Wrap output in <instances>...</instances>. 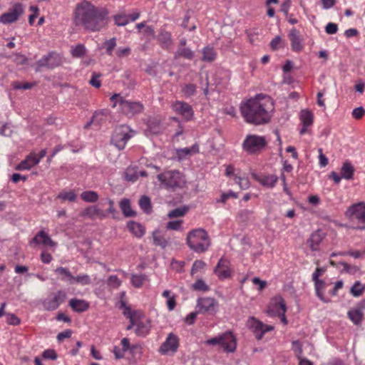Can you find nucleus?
Masks as SVG:
<instances>
[{
    "label": "nucleus",
    "instance_id": "58",
    "mask_svg": "<svg viewBox=\"0 0 365 365\" xmlns=\"http://www.w3.org/2000/svg\"><path fill=\"white\" fill-rule=\"evenodd\" d=\"M182 220H173L168 222L166 227L169 230H179L181 228Z\"/></svg>",
    "mask_w": 365,
    "mask_h": 365
},
{
    "label": "nucleus",
    "instance_id": "51",
    "mask_svg": "<svg viewBox=\"0 0 365 365\" xmlns=\"http://www.w3.org/2000/svg\"><path fill=\"white\" fill-rule=\"evenodd\" d=\"M192 289L195 291L207 292L209 287L202 279H197L192 286Z\"/></svg>",
    "mask_w": 365,
    "mask_h": 365
},
{
    "label": "nucleus",
    "instance_id": "25",
    "mask_svg": "<svg viewBox=\"0 0 365 365\" xmlns=\"http://www.w3.org/2000/svg\"><path fill=\"white\" fill-rule=\"evenodd\" d=\"M289 38L291 41V46L293 51H300L302 50L303 46L302 44L299 32L295 28L290 30L289 33Z\"/></svg>",
    "mask_w": 365,
    "mask_h": 365
},
{
    "label": "nucleus",
    "instance_id": "43",
    "mask_svg": "<svg viewBox=\"0 0 365 365\" xmlns=\"http://www.w3.org/2000/svg\"><path fill=\"white\" fill-rule=\"evenodd\" d=\"M188 211V207L187 206H182L180 207H177L174 210H170L168 217L169 218H175L184 216Z\"/></svg>",
    "mask_w": 365,
    "mask_h": 365
},
{
    "label": "nucleus",
    "instance_id": "21",
    "mask_svg": "<svg viewBox=\"0 0 365 365\" xmlns=\"http://www.w3.org/2000/svg\"><path fill=\"white\" fill-rule=\"evenodd\" d=\"M247 327L254 332L255 337L260 340L263 337V327L264 324L257 320L254 317H249L247 322Z\"/></svg>",
    "mask_w": 365,
    "mask_h": 365
},
{
    "label": "nucleus",
    "instance_id": "9",
    "mask_svg": "<svg viewBox=\"0 0 365 365\" xmlns=\"http://www.w3.org/2000/svg\"><path fill=\"white\" fill-rule=\"evenodd\" d=\"M66 294L64 291L59 290L56 292L49 294L42 302L43 309L47 311H53L56 309L65 301Z\"/></svg>",
    "mask_w": 365,
    "mask_h": 365
},
{
    "label": "nucleus",
    "instance_id": "56",
    "mask_svg": "<svg viewBox=\"0 0 365 365\" xmlns=\"http://www.w3.org/2000/svg\"><path fill=\"white\" fill-rule=\"evenodd\" d=\"M252 215V211L249 210H240L237 215V217L242 222H246L249 220L250 217Z\"/></svg>",
    "mask_w": 365,
    "mask_h": 365
},
{
    "label": "nucleus",
    "instance_id": "13",
    "mask_svg": "<svg viewBox=\"0 0 365 365\" xmlns=\"http://www.w3.org/2000/svg\"><path fill=\"white\" fill-rule=\"evenodd\" d=\"M179 347V339L177 335L170 333L165 341L162 344L159 349V352L163 355L169 353L175 354Z\"/></svg>",
    "mask_w": 365,
    "mask_h": 365
},
{
    "label": "nucleus",
    "instance_id": "54",
    "mask_svg": "<svg viewBox=\"0 0 365 365\" xmlns=\"http://www.w3.org/2000/svg\"><path fill=\"white\" fill-rule=\"evenodd\" d=\"M115 24L118 26H125L128 21V16L125 14H118L114 16Z\"/></svg>",
    "mask_w": 365,
    "mask_h": 365
},
{
    "label": "nucleus",
    "instance_id": "14",
    "mask_svg": "<svg viewBox=\"0 0 365 365\" xmlns=\"http://www.w3.org/2000/svg\"><path fill=\"white\" fill-rule=\"evenodd\" d=\"M172 108L176 113L182 115L186 120H190L193 117V109L187 103L177 101L172 104Z\"/></svg>",
    "mask_w": 365,
    "mask_h": 365
},
{
    "label": "nucleus",
    "instance_id": "38",
    "mask_svg": "<svg viewBox=\"0 0 365 365\" xmlns=\"http://www.w3.org/2000/svg\"><path fill=\"white\" fill-rule=\"evenodd\" d=\"M199 153V146L197 144H194L190 148H184L178 149L177 153L179 158H185L187 155L195 154Z\"/></svg>",
    "mask_w": 365,
    "mask_h": 365
},
{
    "label": "nucleus",
    "instance_id": "22",
    "mask_svg": "<svg viewBox=\"0 0 365 365\" xmlns=\"http://www.w3.org/2000/svg\"><path fill=\"white\" fill-rule=\"evenodd\" d=\"M39 163V159L35 153H30L16 167V170H29Z\"/></svg>",
    "mask_w": 365,
    "mask_h": 365
},
{
    "label": "nucleus",
    "instance_id": "62",
    "mask_svg": "<svg viewBox=\"0 0 365 365\" xmlns=\"http://www.w3.org/2000/svg\"><path fill=\"white\" fill-rule=\"evenodd\" d=\"M130 53V48L129 47L119 48L115 52L118 58L127 57Z\"/></svg>",
    "mask_w": 365,
    "mask_h": 365
},
{
    "label": "nucleus",
    "instance_id": "44",
    "mask_svg": "<svg viewBox=\"0 0 365 365\" xmlns=\"http://www.w3.org/2000/svg\"><path fill=\"white\" fill-rule=\"evenodd\" d=\"M147 279L145 274H133L131 277L132 285L136 288L141 287Z\"/></svg>",
    "mask_w": 365,
    "mask_h": 365
},
{
    "label": "nucleus",
    "instance_id": "29",
    "mask_svg": "<svg viewBox=\"0 0 365 365\" xmlns=\"http://www.w3.org/2000/svg\"><path fill=\"white\" fill-rule=\"evenodd\" d=\"M108 113V110H101L95 112L91 118V122H93V125L100 127L107 120Z\"/></svg>",
    "mask_w": 365,
    "mask_h": 365
},
{
    "label": "nucleus",
    "instance_id": "41",
    "mask_svg": "<svg viewBox=\"0 0 365 365\" xmlns=\"http://www.w3.org/2000/svg\"><path fill=\"white\" fill-rule=\"evenodd\" d=\"M99 213L100 209L96 206H89L82 212L81 215L91 219H95Z\"/></svg>",
    "mask_w": 365,
    "mask_h": 365
},
{
    "label": "nucleus",
    "instance_id": "37",
    "mask_svg": "<svg viewBox=\"0 0 365 365\" xmlns=\"http://www.w3.org/2000/svg\"><path fill=\"white\" fill-rule=\"evenodd\" d=\"M179 57L192 60L194 58V52L187 47H178V51L175 53V58H178Z\"/></svg>",
    "mask_w": 365,
    "mask_h": 365
},
{
    "label": "nucleus",
    "instance_id": "5",
    "mask_svg": "<svg viewBox=\"0 0 365 365\" xmlns=\"http://www.w3.org/2000/svg\"><path fill=\"white\" fill-rule=\"evenodd\" d=\"M158 180L167 188H181L185 185V176L178 170H168L158 175Z\"/></svg>",
    "mask_w": 365,
    "mask_h": 365
},
{
    "label": "nucleus",
    "instance_id": "50",
    "mask_svg": "<svg viewBox=\"0 0 365 365\" xmlns=\"http://www.w3.org/2000/svg\"><path fill=\"white\" fill-rule=\"evenodd\" d=\"M196 86L192 83L185 84L182 91L184 93V95L187 97L192 96L195 94L196 92Z\"/></svg>",
    "mask_w": 365,
    "mask_h": 365
},
{
    "label": "nucleus",
    "instance_id": "10",
    "mask_svg": "<svg viewBox=\"0 0 365 365\" xmlns=\"http://www.w3.org/2000/svg\"><path fill=\"white\" fill-rule=\"evenodd\" d=\"M218 307V302L212 297H200L197 301V308L201 314L214 315L217 312Z\"/></svg>",
    "mask_w": 365,
    "mask_h": 365
},
{
    "label": "nucleus",
    "instance_id": "60",
    "mask_svg": "<svg viewBox=\"0 0 365 365\" xmlns=\"http://www.w3.org/2000/svg\"><path fill=\"white\" fill-rule=\"evenodd\" d=\"M122 307L124 308L123 311V314L125 317H126L128 319L136 318L135 317L136 312H133L129 307L125 305V304L124 302H122Z\"/></svg>",
    "mask_w": 365,
    "mask_h": 365
},
{
    "label": "nucleus",
    "instance_id": "33",
    "mask_svg": "<svg viewBox=\"0 0 365 365\" xmlns=\"http://www.w3.org/2000/svg\"><path fill=\"white\" fill-rule=\"evenodd\" d=\"M128 228L137 237H141L145 234L144 227L134 221H130L128 223Z\"/></svg>",
    "mask_w": 365,
    "mask_h": 365
},
{
    "label": "nucleus",
    "instance_id": "27",
    "mask_svg": "<svg viewBox=\"0 0 365 365\" xmlns=\"http://www.w3.org/2000/svg\"><path fill=\"white\" fill-rule=\"evenodd\" d=\"M148 130L151 134L158 135L163 131L161 121L158 118H150L148 121Z\"/></svg>",
    "mask_w": 365,
    "mask_h": 365
},
{
    "label": "nucleus",
    "instance_id": "59",
    "mask_svg": "<svg viewBox=\"0 0 365 365\" xmlns=\"http://www.w3.org/2000/svg\"><path fill=\"white\" fill-rule=\"evenodd\" d=\"M6 322L10 325H18L20 324V319L14 314H6Z\"/></svg>",
    "mask_w": 365,
    "mask_h": 365
},
{
    "label": "nucleus",
    "instance_id": "4",
    "mask_svg": "<svg viewBox=\"0 0 365 365\" xmlns=\"http://www.w3.org/2000/svg\"><path fill=\"white\" fill-rule=\"evenodd\" d=\"M110 101L113 102V107L118 104L121 112L129 117L140 113L143 110V106L141 103L127 101L118 93L111 96Z\"/></svg>",
    "mask_w": 365,
    "mask_h": 365
},
{
    "label": "nucleus",
    "instance_id": "63",
    "mask_svg": "<svg viewBox=\"0 0 365 365\" xmlns=\"http://www.w3.org/2000/svg\"><path fill=\"white\" fill-rule=\"evenodd\" d=\"M42 356L46 359L55 360L57 358V354L53 349H46L43 352Z\"/></svg>",
    "mask_w": 365,
    "mask_h": 365
},
{
    "label": "nucleus",
    "instance_id": "31",
    "mask_svg": "<svg viewBox=\"0 0 365 365\" xmlns=\"http://www.w3.org/2000/svg\"><path fill=\"white\" fill-rule=\"evenodd\" d=\"M150 324L148 322H143L136 318V327L135 329V333L140 336H146L150 331Z\"/></svg>",
    "mask_w": 365,
    "mask_h": 365
},
{
    "label": "nucleus",
    "instance_id": "61",
    "mask_svg": "<svg viewBox=\"0 0 365 365\" xmlns=\"http://www.w3.org/2000/svg\"><path fill=\"white\" fill-rule=\"evenodd\" d=\"M108 284L113 288H117L120 285L121 282L116 275H111L108 279Z\"/></svg>",
    "mask_w": 365,
    "mask_h": 365
},
{
    "label": "nucleus",
    "instance_id": "7",
    "mask_svg": "<svg viewBox=\"0 0 365 365\" xmlns=\"http://www.w3.org/2000/svg\"><path fill=\"white\" fill-rule=\"evenodd\" d=\"M135 132L128 125H123L115 128L112 137L111 142L119 150L125 148L128 140L134 135Z\"/></svg>",
    "mask_w": 365,
    "mask_h": 365
},
{
    "label": "nucleus",
    "instance_id": "42",
    "mask_svg": "<svg viewBox=\"0 0 365 365\" xmlns=\"http://www.w3.org/2000/svg\"><path fill=\"white\" fill-rule=\"evenodd\" d=\"M71 53L74 58H82L86 54V48L83 44L78 43L71 49Z\"/></svg>",
    "mask_w": 365,
    "mask_h": 365
},
{
    "label": "nucleus",
    "instance_id": "17",
    "mask_svg": "<svg viewBox=\"0 0 365 365\" xmlns=\"http://www.w3.org/2000/svg\"><path fill=\"white\" fill-rule=\"evenodd\" d=\"M214 272L220 279L230 277L231 276L230 262L226 259L221 258L215 268Z\"/></svg>",
    "mask_w": 365,
    "mask_h": 365
},
{
    "label": "nucleus",
    "instance_id": "45",
    "mask_svg": "<svg viewBox=\"0 0 365 365\" xmlns=\"http://www.w3.org/2000/svg\"><path fill=\"white\" fill-rule=\"evenodd\" d=\"M139 205L140 208L145 212V213H150L151 212V203L150 200L147 196H143L139 200Z\"/></svg>",
    "mask_w": 365,
    "mask_h": 365
},
{
    "label": "nucleus",
    "instance_id": "11",
    "mask_svg": "<svg viewBox=\"0 0 365 365\" xmlns=\"http://www.w3.org/2000/svg\"><path fill=\"white\" fill-rule=\"evenodd\" d=\"M61 63L62 59L61 56L56 53L51 52L36 62L37 68L36 71H38L39 68L42 67L53 69L61 65Z\"/></svg>",
    "mask_w": 365,
    "mask_h": 365
},
{
    "label": "nucleus",
    "instance_id": "40",
    "mask_svg": "<svg viewBox=\"0 0 365 365\" xmlns=\"http://www.w3.org/2000/svg\"><path fill=\"white\" fill-rule=\"evenodd\" d=\"M55 272L61 276L62 280H67L70 284L72 279H74V276H73L71 272L66 267H58L55 269Z\"/></svg>",
    "mask_w": 365,
    "mask_h": 365
},
{
    "label": "nucleus",
    "instance_id": "19",
    "mask_svg": "<svg viewBox=\"0 0 365 365\" xmlns=\"http://www.w3.org/2000/svg\"><path fill=\"white\" fill-rule=\"evenodd\" d=\"M252 177L262 186L267 187H274L278 180V178L275 175H257L255 173H252Z\"/></svg>",
    "mask_w": 365,
    "mask_h": 365
},
{
    "label": "nucleus",
    "instance_id": "2",
    "mask_svg": "<svg viewBox=\"0 0 365 365\" xmlns=\"http://www.w3.org/2000/svg\"><path fill=\"white\" fill-rule=\"evenodd\" d=\"M108 13L103 9L95 6L88 1H83L76 6L74 12V24L90 31H98L106 24Z\"/></svg>",
    "mask_w": 365,
    "mask_h": 365
},
{
    "label": "nucleus",
    "instance_id": "26",
    "mask_svg": "<svg viewBox=\"0 0 365 365\" xmlns=\"http://www.w3.org/2000/svg\"><path fill=\"white\" fill-rule=\"evenodd\" d=\"M158 41L163 49L168 50L172 46L173 42L170 32L161 30L158 36Z\"/></svg>",
    "mask_w": 365,
    "mask_h": 365
},
{
    "label": "nucleus",
    "instance_id": "16",
    "mask_svg": "<svg viewBox=\"0 0 365 365\" xmlns=\"http://www.w3.org/2000/svg\"><path fill=\"white\" fill-rule=\"evenodd\" d=\"M286 309L284 300L282 297H277L271 302L268 308L267 313L270 316H280L281 314H285Z\"/></svg>",
    "mask_w": 365,
    "mask_h": 365
},
{
    "label": "nucleus",
    "instance_id": "15",
    "mask_svg": "<svg viewBox=\"0 0 365 365\" xmlns=\"http://www.w3.org/2000/svg\"><path fill=\"white\" fill-rule=\"evenodd\" d=\"M346 215L351 219L365 222V202H360L351 205L346 211Z\"/></svg>",
    "mask_w": 365,
    "mask_h": 365
},
{
    "label": "nucleus",
    "instance_id": "24",
    "mask_svg": "<svg viewBox=\"0 0 365 365\" xmlns=\"http://www.w3.org/2000/svg\"><path fill=\"white\" fill-rule=\"evenodd\" d=\"M32 242L36 245H43L46 247H54L56 245V243L43 230L38 232L34 237Z\"/></svg>",
    "mask_w": 365,
    "mask_h": 365
},
{
    "label": "nucleus",
    "instance_id": "1",
    "mask_svg": "<svg viewBox=\"0 0 365 365\" xmlns=\"http://www.w3.org/2000/svg\"><path fill=\"white\" fill-rule=\"evenodd\" d=\"M273 110L272 99L263 94H258L240 106L241 113L245 121L254 125L268 123L271 118L270 113Z\"/></svg>",
    "mask_w": 365,
    "mask_h": 365
},
{
    "label": "nucleus",
    "instance_id": "30",
    "mask_svg": "<svg viewBox=\"0 0 365 365\" xmlns=\"http://www.w3.org/2000/svg\"><path fill=\"white\" fill-rule=\"evenodd\" d=\"M314 282V286L316 289V294L317 297L325 303L329 302L331 300L329 298L326 297L324 294V291L326 289L327 284L323 280H317Z\"/></svg>",
    "mask_w": 365,
    "mask_h": 365
},
{
    "label": "nucleus",
    "instance_id": "55",
    "mask_svg": "<svg viewBox=\"0 0 365 365\" xmlns=\"http://www.w3.org/2000/svg\"><path fill=\"white\" fill-rule=\"evenodd\" d=\"M206 264L202 260H195L191 269V274L194 275L205 267Z\"/></svg>",
    "mask_w": 365,
    "mask_h": 365
},
{
    "label": "nucleus",
    "instance_id": "47",
    "mask_svg": "<svg viewBox=\"0 0 365 365\" xmlns=\"http://www.w3.org/2000/svg\"><path fill=\"white\" fill-rule=\"evenodd\" d=\"M234 180L235 183H237L242 190H246L249 188L250 186V181L246 178H242L239 175H235Z\"/></svg>",
    "mask_w": 365,
    "mask_h": 365
},
{
    "label": "nucleus",
    "instance_id": "46",
    "mask_svg": "<svg viewBox=\"0 0 365 365\" xmlns=\"http://www.w3.org/2000/svg\"><path fill=\"white\" fill-rule=\"evenodd\" d=\"M79 284L81 285H87L91 283V277L88 274H82L78 275L77 277H74V279H72L71 284Z\"/></svg>",
    "mask_w": 365,
    "mask_h": 365
},
{
    "label": "nucleus",
    "instance_id": "6",
    "mask_svg": "<svg viewBox=\"0 0 365 365\" xmlns=\"http://www.w3.org/2000/svg\"><path fill=\"white\" fill-rule=\"evenodd\" d=\"M207 345H220L225 351L234 352L236 349V338L231 331H227L218 336L205 341Z\"/></svg>",
    "mask_w": 365,
    "mask_h": 365
},
{
    "label": "nucleus",
    "instance_id": "39",
    "mask_svg": "<svg viewBox=\"0 0 365 365\" xmlns=\"http://www.w3.org/2000/svg\"><path fill=\"white\" fill-rule=\"evenodd\" d=\"M98 197V193L93 190L84 191L81 194V198L86 202H96Z\"/></svg>",
    "mask_w": 365,
    "mask_h": 365
},
{
    "label": "nucleus",
    "instance_id": "35",
    "mask_svg": "<svg viewBox=\"0 0 365 365\" xmlns=\"http://www.w3.org/2000/svg\"><path fill=\"white\" fill-rule=\"evenodd\" d=\"M56 198L61 200V202L68 201L73 202L76 200L77 195L73 190L68 191L63 190L58 193Z\"/></svg>",
    "mask_w": 365,
    "mask_h": 365
},
{
    "label": "nucleus",
    "instance_id": "64",
    "mask_svg": "<svg viewBox=\"0 0 365 365\" xmlns=\"http://www.w3.org/2000/svg\"><path fill=\"white\" fill-rule=\"evenodd\" d=\"M364 114H365V110L364 109L363 107L356 108L352 111V116L355 119L361 118Z\"/></svg>",
    "mask_w": 365,
    "mask_h": 365
},
{
    "label": "nucleus",
    "instance_id": "57",
    "mask_svg": "<svg viewBox=\"0 0 365 365\" xmlns=\"http://www.w3.org/2000/svg\"><path fill=\"white\" fill-rule=\"evenodd\" d=\"M101 76V74L93 72L92 74V77L89 81L90 84L95 88H100L101 86V81L99 80Z\"/></svg>",
    "mask_w": 365,
    "mask_h": 365
},
{
    "label": "nucleus",
    "instance_id": "12",
    "mask_svg": "<svg viewBox=\"0 0 365 365\" xmlns=\"http://www.w3.org/2000/svg\"><path fill=\"white\" fill-rule=\"evenodd\" d=\"M24 7L20 3L15 4L12 9L0 16V22L8 24L16 22L24 14Z\"/></svg>",
    "mask_w": 365,
    "mask_h": 365
},
{
    "label": "nucleus",
    "instance_id": "3",
    "mask_svg": "<svg viewBox=\"0 0 365 365\" xmlns=\"http://www.w3.org/2000/svg\"><path fill=\"white\" fill-rule=\"evenodd\" d=\"M186 240L189 247L197 253L206 252L210 245L208 234L202 228L189 232Z\"/></svg>",
    "mask_w": 365,
    "mask_h": 365
},
{
    "label": "nucleus",
    "instance_id": "8",
    "mask_svg": "<svg viewBox=\"0 0 365 365\" xmlns=\"http://www.w3.org/2000/svg\"><path fill=\"white\" fill-rule=\"evenodd\" d=\"M267 143L263 136L248 135L242 143V147L246 152L253 154L262 150L266 147Z\"/></svg>",
    "mask_w": 365,
    "mask_h": 365
},
{
    "label": "nucleus",
    "instance_id": "32",
    "mask_svg": "<svg viewBox=\"0 0 365 365\" xmlns=\"http://www.w3.org/2000/svg\"><path fill=\"white\" fill-rule=\"evenodd\" d=\"M202 54L201 60L205 62H212L217 57V53L214 48L209 46L202 48Z\"/></svg>",
    "mask_w": 365,
    "mask_h": 365
},
{
    "label": "nucleus",
    "instance_id": "52",
    "mask_svg": "<svg viewBox=\"0 0 365 365\" xmlns=\"http://www.w3.org/2000/svg\"><path fill=\"white\" fill-rule=\"evenodd\" d=\"M104 46L106 49V53L109 56L112 55L113 51L116 46V38H111L104 42Z\"/></svg>",
    "mask_w": 365,
    "mask_h": 365
},
{
    "label": "nucleus",
    "instance_id": "28",
    "mask_svg": "<svg viewBox=\"0 0 365 365\" xmlns=\"http://www.w3.org/2000/svg\"><path fill=\"white\" fill-rule=\"evenodd\" d=\"M69 306L76 312H83L89 308V304L86 301L75 298L69 301Z\"/></svg>",
    "mask_w": 365,
    "mask_h": 365
},
{
    "label": "nucleus",
    "instance_id": "20",
    "mask_svg": "<svg viewBox=\"0 0 365 365\" xmlns=\"http://www.w3.org/2000/svg\"><path fill=\"white\" fill-rule=\"evenodd\" d=\"M364 304L359 303L348 312V317L354 324L359 325L361 322L364 316Z\"/></svg>",
    "mask_w": 365,
    "mask_h": 365
},
{
    "label": "nucleus",
    "instance_id": "49",
    "mask_svg": "<svg viewBox=\"0 0 365 365\" xmlns=\"http://www.w3.org/2000/svg\"><path fill=\"white\" fill-rule=\"evenodd\" d=\"M153 241L155 245L160 246L163 248L165 247L168 245L167 240L159 232L153 233Z\"/></svg>",
    "mask_w": 365,
    "mask_h": 365
},
{
    "label": "nucleus",
    "instance_id": "36",
    "mask_svg": "<svg viewBox=\"0 0 365 365\" xmlns=\"http://www.w3.org/2000/svg\"><path fill=\"white\" fill-rule=\"evenodd\" d=\"M120 207L125 217H130L135 215V212L132 210L130 202L128 199H123L120 202Z\"/></svg>",
    "mask_w": 365,
    "mask_h": 365
},
{
    "label": "nucleus",
    "instance_id": "18",
    "mask_svg": "<svg viewBox=\"0 0 365 365\" xmlns=\"http://www.w3.org/2000/svg\"><path fill=\"white\" fill-rule=\"evenodd\" d=\"M326 234L321 230L313 232L307 240V244L312 251H318L319 245L325 237Z\"/></svg>",
    "mask_w": 365,
    "mask_h": 365
},
{
    "label": "nucleus",
    "instance_id": "48",
    "mask_svg": "<svg viewBox=\"0 0 365 365\" xmlns=\"http://www.w3.org/2000/svg\"><path fill=\"white\" fill-rule=\"evenodd\" d=\"M364 290V287L359 282H356L351 288V294L354 297L361 296Z\"/></svg>",
    "mask_w": 365,
    "mask_h": 365
},
{
    "label": "nucleus",
    "instance_id": "23",
    "mask_svg": "<svg viewBox=\"0 0 365 365\" xmlns=\"http://www.w3.org/2000/svg\"><path fill=\"white\" fill-rule=\"evenodd\" d=\"M300 120L302 124V128L299 130L300 135H304L309 132L308 127L311 126L313 123V114L309 110H302L300 113Z\"/></svg>",
    "mask_w": 365,
    "mask_h": 365
},
{
    "label": "nucleus",
    "instance_id": "34",
    "mask_svg": "<svg viewBox=\"0 0 365 365\" xmlns=\"http://www.w3.org/2000/svg\"><path fill=\"white\" fill-rule=\"evenodd\" d=\"M354 168L350 162L346 161L343 163L341 169V178L346 180H351L353 178Z\"/></svg>",
    "mask_w": 365,
    "mask_h": 365
},
{
    "label": "nucleus",
    "instance_id": "53",
    "mask_svg": "<svg viewBox=\"0 0 365 365\" xmlns=\"http://www.w3.org/2000/svg\"><path fill=\"white\" fill-rule=\"evenodd\" d=\"M11 86L14 90H20V89L28 90V89L31 88L34 86V83H21L19 81H14L11 83Z\"/></svg>",
    "mask_w": 365,
    "mask_h": 365
}]
</instances>
